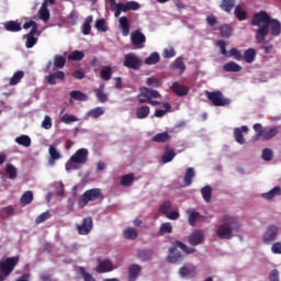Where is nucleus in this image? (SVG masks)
I'll use <instances>...</instances> for the list:
<instances>
[{
	"mask_svg": "<svg viewBox=\"0 0 281 281\" xmlns=\"http://www.w3.org/2000/svg\"><path fill=\"white\" fill-rule=\"evenodd\" d=\"M102 196V191L100 189L87 190L78 201L79 207H86L89 201H98Z\"/></svg>",
	"mask_w": 281,
	"mask_h": 281,
	"instance_id": "obj_6",
	"label": "nucleus"
},
{
	"mask_svg": "<svg viewBox=\"0 0 281 281\" xmlns=\"http://www.w3.org/2000/svg\"><path fill=\"white\" fill-rule=\"evenodd\" d=\"M95 30L98 32H106L109 29L106 27V21L104 19H99L94 24Z\"/></svg>",
	"mask_w": 281,
	"mask_h": 281,
	"instance_id": "obj_55",
	"label": "nucleus"
},
{
	"mask_svg": "<svg viewBox=\"0 0 281 281\" xmlns=\"http://www.w3.org/2000/svg\"><path fill=\"white\" fill-rule=\"evenodd\" d=\"M4 30H7V32H21L23 27L21 26V23L18 21H8L4 24Z\"/></svg>",
	"mask_w": 281,
	"mask_h": 281,
	"instance_id": "obj_25",
	"label": "nucleus"
},
{
	"mask_svg": "<svg viewBox=\"0 0 281 281\" xmlns=\"http://www.w3.org/2000/svg\"><path fill=\"white\" fill-rule=\"evenodd\" d=\"M243 133H249V127L243 125L241 127H236L234 130V137L237 144H245V136L243 135Z\"/></svg>",
	"mask_w": 281,
	"mask_h": 281,
	"instance_id": "obj_17",
	"label": "nucleus"
},
{
	"mask_svg": "<svg viewBox=\"0 0 281 281\" xmlns=\"http://www.w3.org/2000/svg\"><path fill=\"white\" fill-rule=\"evenodd\" d=\"M278 135V128L263 130V132L258 133V137H262L263 139H273Z\"/></svg>",
	"mask_w": 281,
	"mask_h": 281,
	"instance_id": "obj_33",
	"label": "nucleus"
},
{
	"mask_svg": "<svg viewBox=\"0 0 281 281\" xmlns=\"http://www.w3.org/2000/svg\"><path fill=\"white\" fill-rule=\"evenodd\" d=\"M76 229L80 236H89L93 231V218L91 216L85 217L81 224H76Z\"/></svg>",
	"mask_w": 281,
	"mask_h": 281,
	"instance_id": "obj_8",
	"label": "nucleus"
},
{
	"mask_svg": "<svg viewBox=\"0 0 281 281\" xmlns=\"http://www.w3.org/2000/svg\"><path fill=\"white\" fill-rule=\"evenodd\" d=\"M36 43H38V38H36L35 36H32V35H26L25 47L27 49H32V47H34V45H36Z\"/></svg>",
	"mask_w": 281,
	"mask_h": 281,
	"instance_id": "obj_58",
	"label": "nucleus"
},
{
	"mask_svg": "<svg viewBox=\"0 0 281 281\" xmlns=\"http://www.w3.org/2000/svg\"><path fill=\"white\" fill-rule=\"evenodd\" d=\"M177 157V153H175V149H167L164 155L161 156L162 164H170Z\"/></svg>",
	"mask_w": 281,
	"mask_h": 281,
	"instance_id": "obj_39",
	"label": "nucleus"
},
{
	"mask_svg": "<svg viewBox=\"0 0 281 281\" xmlns=\"http://www.w3.org/2000/svg\"><path fill=\"white\" fill-rule=\"evenodd\" d=\"M89 160V150L86 148L78 149L71 157L72 164H87Z\"/></svg>",
	"mask_w": 281,
	"mask_h": 281,
	"instance_id": "obj_13",
	"label": "nucleus"
},
{
	"mask_svg": "<svg viewBox=\"0 0 281 281\" xmlns=\"http://www.w3.org/2000/svg\"><path fill=\"white\" fill-rule=\"evenodd\" d=\"M159 60H160L159 53H151L145 59V65H157V63H159Z\"/></svg>",
	"mask_w": 281,
	"mask_h": 281,
	"instance_id": "obj_48",
	"label": "nucleus"
},
{
	"mask_svg": "<svg viewBox=\"0 0 281 281\" xmlns=\"http://www.w3.org/2000/svg\"><path fill=\"white\" fill-rule=\"evenodd\" d=\"M65 79V71L58 70L47 76L48 85H56V80H64Z\"/></svg>",
	"mask_w": 281,
	"mask_h": 281,
	"instance_id": "obj_22",
	"label": "nucleus"
},
{
	"mask_svg": "<svg viewBox=\"0 0 281 281\" xmlns=\"http://www.w3.org/2000/svg\"><path fill=\"white\" fill-rule=\"evenodd\" d=\"M142 273V266L133 263L128 267V281H136Z\"/></svg>",
	"mask_w": 281,
	"mask_h": 281,
	"instance_id": "obj_19",
	"label": "nucleus"
},
{
	"mask_svg": "<svg viewBox=\"0 0 281 281\" xmlns=\"http://www.w3.org/2000/svg\"><path fill=\"white\" fill-rule=\"evenodd\" d=\"M178 249H181L184 254H194V251H196L195 248L188 247V245L180 240H176L168 250L167 261L171 265H176V262H183V254Z\"/></svg>",
	"mask_w": 281,
	"mask_h": 281,
	"instance_id": "obj_3",
	"label": "nucleus"
},
{
	"mask_svg": "<svg viewBox=\"0 0 281 281\" xmlns=\"http://www.w3.org/2000/svg\"><path fill=\"white\" fill-rule=\"evenodd\" d=\"M40 19H42V21H49V10L47 8L40 10Z\"/></svg>",
	"mask_w": 281,
	"mask_h": 281,
	"instance_id": "obj_63",
	"label": "nucleus"
},
{
	"mask_svg": "<svg viewBox=\"0 0 281 281\" xmlns=\"http://www.w3.org/2000/svg\"><path fill=\"white\" fill-rule=\"evenodd\" d=\"M7 175L9 176V179L14 180L18 177V170L16 167L12 164L7 165Z\"/></svg>",
	"mask_w": 281,
	"mask_h": 281,
	"instance_id": "obj_51",
	"label": "nucleus"
},
{
	"mask_svg": "<svg viewBox=\"0 0 281 281\" xmlns=\"http://www.w3.org/2000/svg\"><path fill=\"white\" fill-rule=\"evenodd\" d=\"M133 181H135V175L127 173L122 177L121 186H123V188H128V186H132Z\"/></svg>",
	"mask_w": 281,
	"mask_h": 281,
	"instance_id": "obj_43",
	"label": "nucleus"
},
{
	"mask_svg": "<svg viewBox=\"0 0 281 281\" xmlns=\"http://www.w3.org/2000/svg\"><path fill=\"white\" fill-rule=\"evenodd\" d=\"M95 95L102 104L109 102V94L104 93V83H101L100 87L95 90Z\"/></svg>",
	"mask_w": 281,
	"mask_h": 281,
	"instance_id": "obj_29",
	"label": "nucleus"
},
{
	"mask_svg": "<svg viewBox=\"0 0 281 281\" xmlns=\"http://www.w3.org/2000/svg\"><path fill=\"white\" fill-rule=\"evenodd\" d=\"M150 115V106L148 105H143L137 108L136 110V117L137 120H146Z\"/></svg>",
	"mask_w": 281,
	"mask_h": 281,
	"instance_id": "obj_27",
	"label": "nucleus"
},
{
	"mask_svg": "<svg viewBox=\"0 0 281 281\" xmlns=\"http://www.w3.org/2000/svg\"><path fill=\"white\" fill-rule=\"evenodd\" d=\"M48 153H49V157H50V159H49L50 164H54V161H58V159H60V153L53 145L49 146Z\"/></svg>",
	"mask_w": 281,
	"mask_h": 281,
	"instance_id": "obj_42",
	"label": "nucleus"
},
{
	"mask_svg": "<svg viewBox=\"0 0 281 281\" xmlns=\"http://www.w3.org/2000/svg\"><path fill=\"white\" fill-rule=\"evenodd\" d=\"M205 95L210 102H212L213 106H229L232 101L223 94L221 90L216 91H205Z\"/></svg>",
	"mask_w": 281,
	"mask_h": 281,
	"instance_id": "obj_5",
	"label": "nucleus"
},
{
	"mask_svg": "<svg viewBox=\"0 0 281 281\" xmlns=\"http://www.w3.org/2000/svg\"><path fill=\"white\" fill-rule=\"evenodd\" d=\"M14 142L15 144H19V146H24V148H30L32 146V138L27 135L18 136Z\"/></svg>",
	"mask_w": 281,
	"mask_h": 281,
	"instance_id": "obj_28",
	"label": "nucleus"
},
{
	"mask_svg": "<svg viewBox=\"0 0 281 281\" xmlns=\"http://www.w3.org/2000/svg\"><path fill=\"white\" fill-rule=\"evenodd\" d=\"M89 117H93V120H98V117L104 115L103 108H95L88 112Z\"/></svg>",
	"mask_w": 281,
	"mask_h": 281,
	"instance_id": "obj_50",
	"label": "nucleus"
},
{
	"mask_svg": "<svg viewBox=\"0 0 281 281\" xmlns=\"http://www.w3.org/2000/svg\"><path fill=\"white\" fill-rule=\"evenodd\" d=\"M165 234H172V224L170 222L162 223L157 232V236H165Z\"/></svg>",
	"mask_w": 281,
	"mask_h": 281,
	"instance_id": "obj_38",
	"label": "nucleus"
},
{
	"mask_svg": "<svg viewBox=\"0 0 281 281\" xmlns=\"http://www.w3.org/2000/svg\"><path fill=\"white\" fill-rule=\"evenodd\" d=\"M132 45L137 49H144V43H146V35L142 33L139 30L134 31L131 34Z\"/></svg>",
	"mask_w": 281,
	"mask_h": 281,
	"instance_id": "obj_12",
	"label": "nucleus"
},
{
	"mask_svg": "<svg viewBox=\"0 0 281 281\" xmlns=\"http://www.w3.org/2000/svg\"><path fill=\"white\" fill-rule=\"evenodd\" d=\"M194 177H196V173L194 172V168L189 167L186 170V173H184V177H183L184 186H187V187L192 186V179Z\"/></svg>",
	"mask_w": 281,
	"mask_h": 281,
	"instance_id": "obj_31",
	"label": "nucleus"
},
{
	"mask_svg": "<svg viewBox=\"0 0 281 281\" xmlns=\"http://www.w3.org/2000/svg\"><path fill=\"white\" fill-rule=\"evenodd\" d=\"M243 59L245 63L251 64L254 60H256V49L254 48H248L244 52Z\"/></svg>",
	"mask_w": 281,
	"mask_h": 281,
	"instance_id": "obj_34",
	"label": "nucleus"
},
{
	"mask_svg": "<svg viewBox=\"0 0 281 281\" xmlns=\"http://www.w3.org/2000/svg\"><path fill=\"white\" fill-rule=\"evenodd\" d=\"M187 216H188V223L189 225H191V227L196 226V221H203V215H201V213L196 212L192 207L187 211Z\"/></svg>",
	"mask_w": 281,
	"mask_h": 281,
	"instance_id": "obj_15",
	"label": "nucleus"
},
{
	"mask_svg": "<svg viewBox=\"0 0 281 281\" xmlns=\"http://www.w3.org/2000/svg\"><path fill=\"white\" fill-rule=\"evenodd\" d=\"M201 194L206 203L212 201V187L206 186L201 189Z\"/></svg>",
	"mask_w": 281,
	"mask_h": 281,
	"instance_id": "obj_45",
	"label": "nucleus"
},
{
	"mask_svg": "<svg viewBox=\"0 0 281 281\" xmlns=\"http://www.w3.org/2000/svg\"><path fill=\"white\" fill-rule=\"evenodd\" d=\"M170 139V135L168 132H162L154 135L151 137V142H155L156 144H164Z\"/></svg>",
	"mask_w": 281,
	"mask_h": 281,
	"instance_id": "obj_32",
	"label": "nucleus"
},
{
	"mask_svg": "<svg viewBox=\"0 0 281 281\" xmlns=\"http://www.w3.org/2000/svg\"><path fill=\"white\" fill-rule=\"evenodd\" d=\"M124 67L127 69H134V71H137L142 65H144V61L140 59L139 56L135 53H127L124 56V61H123Z\"/></svg>",
	"mask_w": 281,
	"mask_h": 281,
	"instance_id": "obj_7",
	"label": "nucleus"
},
{
	"mask_svg": "<svg viewBox=\"0 0 281 281\" xmlns=\"http://www.w3.org/2000/svg\"><path fill=\"white\" fill-rule=\"evenodd\" d=\"M263 161H271L273 159V150L270 148H265L261 154Z\"/></svg>",
	"mask_w": 281,
	"mask_h": 281,
	"instance_id": "obj_57",
	"label": "nucleus"
},
{
	"mask_svg": "<svg viewBox=\"0 0 281 281\" xmlns=\"http://www.w3.org/2000/svg\"><path fill=\"white\" fill-rule=\"evenodd\" d=\"M220 34L222 38H229L232 36V26L224 24L220 27Z\"/></svg>",
	"mask_w": 281,
	"mask_h": 281,
	"instance_id": "obj_49",
	"label": "nucleus"
},
{
	"mask_svg": "<svg viewBox=\"0 0 281 281\" xmlns=\"http://www.w3.org/2000/svg\"><path fill=\"white\" fill-rule=\"evenodd\" d=\"M171 69H179L180 74H183V71H186V63H183V58L181 57L177 58L172 63Z\"/></svg>",
	"mask_w": 281,
	"mask_h": 281,
	"instance_id": "obj_44",
	"label": "nucleus"
},
{
	"mask_svg": "<svg viewBox=\"0 0 281 281\" xmlns=\"http://www.w3.org/2000/svg\"><path fill=\"white\" fill-rule=\"evenodd\" d=\"M83 58H85V53L80 50H74L71 54L68 55V60L80 61Z\"/></svg>",
	"mask_w": 281,
	"mask_h": 281,
	"instance_id": "obj_53",
	"label": "nucleus"
},
{
	"mask_svg": "<svg viewBox=\"0 0 281 281\" xmlns=\"http://www.w3.org/2000/svg\"><path fill=\"white\" fill-rule=\"evenodd\" d=\"M115 269H117V267H115L110 259L100 260L95 267L97 273H111V271H115Z\"/></svg>",
	"mask_w": 281,
	"mask_h": 281,
	"instance_id": "obj_10",
	"label": "nucleus"
},
{
	"mask_svg": "<svg viewBox=\"0 0 281 281\" xmlns=\"http://www.w3.org/2000/svg\"><path fill=\"white\" fill-rule=\"evenodd\" d=\"M49 216H50L49 211L42 213L40 216H37L35 218L36 225H41V223H45V221H47V218H49Z\"/></svg>",
	"mask_w": 281,
	"mask_h": 281,
	"instance_id": "obj_62",
	"label": "nucleus"
},
{
	"mask_svg": "<svg viewBox=\"0 0 281 281\" xmlns=\"http://www.w3.org/2000/svg\"><path fill=\"white\" fill-rule=\"evenodd\" d=\"M91 23H93V15L87 16L85 20L82 25V34L85 36H89V34H91Z\"/></svg>",
	"mask_w": 281,
	"mask_h": 281,
	"instance_id": "obj_37",
	"label": "nucleus"
},
{
	"mask_svg": "<svg viewBox=\"0 0 281 281\" xmlns=\"http://www.w3.org/2000/svg\"><path fill=\"white\" fill-rule=\"evenodd\" d=\"M70 98L72 100H78L79 102H87V100H89V95L80 90L70 91Z\"/></svg>",
	"mask_w": 281,
	"mask_h": 281,
	"instance_id": "obj_30",
	"label": "nucleus"
},
{
	"mask_svg": "<svg viewBox=\"0 0 281 281\" xmlns=\"http://www.w3.org/2000/svg\"><path fill=\"white\" fill-rule=\"evenodd\" d=\"M24 76H25V72H23L22 70L14 72L13 76L10 78L9 85L11 87L19 85V82L23 80Z\"/></svg>",
	"mask_w": 281,
	"mask_h": 281,
	"instance_id": "obj_36",
	"label": "nucleus"
},
{
	"mask_svg": "<svg viewBox=\"0 0 281 281\" xmlns=\"http://www.w3.org/2000/svg\"><path fill=\"white\" fill-rule=\"evenodd\" d=\"M278 232H279L278 226H276V225L268 226V228L266 229V232L263 233V236H262L263 243L266 245H270V243H273V240H277Z\"/></svg>",
	"mask_w": 281,
	"mask_h": 281,
	"instance_id": "obj_11",
	"label": "nucleus"
},
{
	"mask_svg": "<svg viewBox=\"0 0 281 281\" xmlns=\"http://www.w3.org/2000/svg\"><path fill=\"white\" fill-rule=\"evenodd\" d=\"M100 75L102 80H111V76H113V70L111 69V67H108L105 69H102Z\"/></svg>",
	"mask_w": 281,
	"mask_h": 281,
	"instance_id": "obj_59",
	"label": "nucleus"
},
{
	"mask_svg": "<svg viewBox=\"0 0 281 281\" xmlns=\"http://www.w3.org/2000/svg\"><path fill=\"white\" fill-rule=\"evenodd\" d=\"M188 243L192 247L203 245V243H205V231L196 229V231L192 232L188 237Z\"/></svg>",
	"mask_w": 281,
	"mask_h": 281,
	"instance_id": "obj_9",
	"label": "nucleus"
},
{
	"mask_svg": "<svg viewBox=\"0 0 281 281\" xmlns=\"http://www.w3.org/2000/svg\"><path fill=\"white\" fill-rule=\"evenodd\" d=\"M171 89L179 98H183V95H188V93H190V88L179 82H173Z\"/></svg>",
	"mask_w": 281,
	"mask_h": 281,
	"instance_id": "obj_18",
	"label": "nucleus"
},
{
	"mask_svg": "<svg viewBox=\"0 0 281 281\" xmlns=\"http://www.w3.org/2000/svg\"><path fill=\"white\" fill-rule=\"evenodd\" d=\"M170 210H172V202L168 200L162 202L159 206V212H161V214H165V216L167 215V213L170 212Z\"/></svg>",
	"mask_w": 281,
	"mask_h": 281,
	"instance_id": "obj_52",
	"label": "nucleus"
},
{
	"mask_svg": "<svg viewBox=\"0 0 281 281\" xmlns=\"http://www.w3.org/2000/svg\"><path fill=\"white\" fill-rule=\"evenodd\" d=\"M79 273L82 276L85 281H95L93 276L89 274L85 267H79Z\"/></svg>",
	"mask_w": 281,
	"mask_h": 281,
	"instance_id": "obj_61",
	"label": "nucleus"
},
{
	"mask_svg": "<svg viewBox=\"0 0 281 281\" xmlns=\"http://www.w3.org/2000/svg\"><path fill=\"white\" fill-rule=\"evenodd\" d=\"M153 256H155V250L147 249L138 251V258L142 259L144 262L147 260H153Z\"/></svg>",
	"mask_w": 281,
	"mask_h": 281,
	"instance_id": "obj_40",
	"label": "nucleus"
},
{
	"mask_svg": "<svg viewBox=\"0 0 281 281\" xmlns=\"http://www.w3.org/2000/svg\"><path fill=\"white\" fill-rule=\"evenodd\" d=\"M34 201V193L32 191H25L21 196V203L24 205H30Z\"/></svg>",
	"mask_w": 281,
	"mask_h": 281,
	"instance_id": "obj_47",
	"label": "nucleus"
},
{
	"mask_svg": "<svg viewBox=\"0 0 281 281\" xmlns=\"http://www.w3.org/2000/svg\"><path fill=\"white\" fill-rule=\"evenodd\" d=\"M271 23V16L266 11L255 13L251 20V25L257 29L255 38L257 43H267L266 38L269 35V24Z\"/></svg>",
	"mask_w": 281,
	"mask_h": 281,
	"instance_id": "obj_1",
	"label": "nucleus"
},
{
	"mask_svg": "<svg viewBox=\"0 0 281 281\" xmlns=\"http://www.w3.org/2000/svg\"><path fill=\"white\" fill-rule=\"evenodd\" d=\"M21 262V257L14 256V257H8L4 260L0 261V281H5L12 274V271H14V268L16 265Z\"/></svg>",
	"mask_w": 281,
	"mask_h": 281,
	"instance_id": "obj_4",
	"label": "nucleus"
},
{
	"mask_svg": "<svg viewBox=\"0 0 281 281\" xmlns=\"http://www.w3.org/2000/svg\"><path fill=\"white\" fill-rule=\"evenodd\" d=\"M272 254H279L281 255V243L277 241L271 246Z\"/></svg>",
	"mask_w": 281,
	"mask_h": 281,
	"instance_id": "obj_64",
	"label": "nucleus"
},
{
	"mask_svg": "<svg viewBox=\"0 0 281 281\" xmlns=\"http://www.w3.org/2000/svg\"><path fill=\"white\" fill-rule=\"evenodd\" d=\"M234 14L238 21L247 20V12L240 8V5L235 7Z\"/></svg>",
	"mask_w": 281,
	"mask_h": 281,
	"instance_id": "obj_46",
	"label": "nucleus"
},
{
	"mask_svg": "<svg viewBox=\"0 0 281 281\" xmlns=\"http://www.w3.org/2000/svg\"><path fill=\"white\" fill-rule=\"evenodd\" d=\"M232 56L235 57V60H243V53L236 48H232L226 57L229 58Z\"/></svg>",
	"mask_w": 281,
	"mask_h": 281,
	"instance_id": "obj_60",
	"label": "nucleus"
},
{
	"mask_svg": "<svg viewBox=\"0 0 281 281\" xmlns=\"http://www.w3.org/2000/svg\"><path fill=\"white\" fill-rule=\"evenodd\" d=\"M67 65V59L63 55L54 56V67L55 69H63Z\"/></svg>",
	"mask_w": 281,
	"mask_h": 281,
	"instance_id": "obj_41",
	"label": "nucleus"
},
{
	"mask_svg": "<svg viewBox=\"0 0 281 281\" xmlns=\"http://www.w3.org/2000/svg\"><path fill=\"white\" fill-rule=\"evenodd\" d=\"M224 71L238 74V71H243V67L240 65L236 64V61H228L223 65Z\"/></svg>",
	"mask_w": 281,
	"mask_h": 281,
	"instance_id": "obj_23",
	"label": "nucleus"
},
{
	"mask_svg": "<svg viewBox=\"0 0 281 281\" xmlns=\"http://www.w3.org/2000/svg\"><path fill=\"white\" fill-rule=\"evenodd\" d=\"M222 223L216 231V236L221 240H232L234 238V232H240V222L235 216L224 215Z\"/></svg>",
	"mask_w": 281,
	"mask_h": 281,
	"instance_id": "obj_2",
	"label": "nucleus"
},
{
	"mask_svg": "<svg viewBox=\"0 0 281 281\" xmlns=\"http://www.w3.org/2000/svg\"><path fill=\"white\" fill-rule=\"evenodd\" d=\"M234 8H236V0H222L220 3V9L227 14H229Z\"/></svg>",
	"mask_w": 281,
	"mask_h": 281,
	"instance_id": "obj_20",
	"label": "nucleus"
},
{
	"mask_svg": "<svg viewBox=\"0 0 281 281\" xmlns=\"http://www.w3.org/2000/svg\"><path fill=\"white\" fill-rule=\"evenodd\" d=\"M178 273L181 278H187L189 280H192L196 278V266H192V265L182 266L179 268Z\"/></svg>",
	"mask_w": 281,
	"mask_h": 281,
	"instance_id": "obj_14",
	"label": "nucleus"
},
{
	"mask_svg": "<svg viewBox=\"0 0 281 281\" xmlns=\"http://www.w3.org/2000/svg\"><path fill=\"white\" fill-rule=\"evenodd\" d=\"M119 23H120V27L123 36H128V34H131V24H128V18L121 16L119 19Z\"/></svg>",
	"mask_w": 281,
	"mask_h": 281,
	"instance_id": "obj_21",
	"label": "nucleus"
},
{
	"mask_svg": "<svg viewBox=\"0 0 281 281\" xmlns=\"http://www.w3.org/2000/svg\"><path fill=\"white\" fill-rule=\"evenodd\" d=\"M60 122H63L64 124H71V122H78V116L74 114H64L60 117Z\"/></svg>",
	"mask_w": 281,
	"mask_h": 281,
	"instance_id": "obj_56",
	"label": "nucleus"
},
{
	"mask_svg": "<svg viewBox=\"0 0 281 281\" xmlns=\"http://www.w3.org/2000/svg\"><path fill=\"white\" fill-rule=\"evenodd\" d=\"M261 196L267 201H271V199H276V196H281V188L274 187L269 192L262 193Z\"/></svg>",
	"mask_w": 281,
	"mask_h": 281,
	"instance_id": "obj_26",
	"label": "nucleus"
},
{
	"mask_svg": "<svg viewBox=\"0 0 281 281\" xmlns=\"http://www.w3.org/2000/svg\"><path fill=\"white\" fill-rule=\"evenodd\" d=\"M146 85H148V87H154L155 89H158V87H161V80L156 77H148L146 79Z\"/></svg>",
	"mask_w": 281,
	"mask_h": 281,
	"instance_id": "obj_54",
	"label": "nucleus"
},
{
	"mask_svg": "<svg viewBox=\"0 0 281 281\" xmlns=\"http://www.w3.org/2000/svg\"><path fill=\"white\" fill-rule=\"evenodd\" d=\"M269 27L272 36H280L281 23L278 20L270 19Z\"/></svg>",
	"mask_w": 281,
	"mask_h": 281,
	"instance_id": "obj_24",
	"label": "nucleus"
},
{
	"mask_svg": "<svg viewBox=\"0 0 281 281\" xmlns=\"http://www.w3.org/2000/svg\"><path fill=\"white\" fill-rule=\"evenodd\" d=\"M121 12H128L131 10H139L140 5L136 1H130L127 3L119 2L114 4Z\"/></svg>",
	"mask_w": 281,
	"mask_h": 281,
	"instance_id": "obj_16",
	"label": "nucleus"
},
{
	"mask_svg": "<svg viewBox=\"0 0 281 281\" xmlns=\"http://www.w3.org/2000/svg\"><path fill=\"white\" fill-rule=\"evenodd\" d=\"M139 236V233L136 228L130 227L123 232V237L126 240H135Z\"/></svg>",
	"mask_w": 281,
	"mask_h": 281,
	"instance_id": "obj_35",
	"label": "nucleus"
}]
</instances>
